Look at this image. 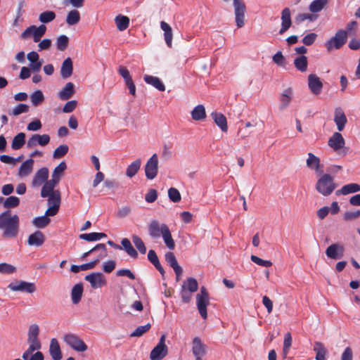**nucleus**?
Masks as SVG:
<instances>
[{
    "mask_svg": "<svg viewBox=\"0 0 360 360\" xmlns=\"http://www.w3.org/2000/svg\"><path fill=\"white\" fill-rule=\"evenodd\" d=\"M96 250L101 251V253L99 255L100 258H104V257H107V250H106L105 245L103 243H99V244H97L94 248H91L88 252H84L82 257V259L86 257L87 256L89 255V254H91V252L96 251Z\"/></svg>",
    "mask_w": 360,
    "mask_h": 360,
    "instance_id": "3c124183",
    "label": "nucleus"
},
{
    "mask_svg": "<svg viewBox=\"0 0 360 360\" xmlns=\"http://www.w3.org/2000/svg\"><path fill=\"white\" fill-rule=\"evenodd\" d=\"M292 345V336L291 334L288 332L284 335L283 347V357L286 358L290 351V348Z\"/></svg>",
    "mask_w": 360,
    "mask_h": 360,
    "instance_id": "864d4df0",
    "label": "nucleus"
},
{
    "mask_svg": "<svg viewBox=\"0 0 360 360\" xmlns=\"http://www.w3.org/2000/svg\"><path fill=\"white\" fill-rule=\"evenodd\" d=\"M168 348L165 345V335H162L158 344L152 349L150 354V360H161L167 356Z\"/></svg>",
    "mask_w": 360,
    "mask_h": 360,
    "instance_id": "9d476101",
    "label": "nucleus"
},
{
    "mask_svg": "<svg viewBox=\"0 0 360 360\" xmlns=\"http://www.w3.org/2000/svg\"><path fill=\"white\" fill-rule=\"evenodd\" d=\"M50 136L49 134H32L27 141V147L32 148L36 146H45L50 142Z\"/></svg>",
    "mask_w": 360,
    "mask_h": 360,
    "instance_id": "ddd939ff",
    "label": "nucleus"
},
{
    "mask_svg": "<svg viewBox=\"0 0 360 360\" xmlns=\"http://www.w3.org/2000/svg\"><path fill=\"white\" fill-rule=\"evenodd\" d=\"M181 288L189 292H195L198 289V283L195 278L189 277L183 282Z\"/></svg>",
    "mask_w": 360,
    "mask_h": 360,
    "instance_id": "4c0bfd02",
    "label": "nucleus"
},
{
    "mask_svg": "<svg viewBox=\"0 0 360 360\" xmlns=\"http://www.w3.org/2000/svg\"><path fill=\"white\" fill-rule=\"evenodd\" d=\"M197 309L203 319L207 317V307L210 304V295L207 289L202 286L200 292L196 295Z\"/></svg>",
    "mask_w": 360,
    "mask_h": 360,
    "instance_id": "39448f33",
    "label": "nucleus"
},
{
    "mask_svg": "<svg viewBox=\"0 0 360 360\" xmlns=\"http://www.w3.org/2000/svg\"><path fill=\"white\" fill-rule=\"evenodd\" d=\"M334 122L339 131H341L344 129L345 126L347 122V119L342 108H336L335 109Z\"/></svg>",
    "mask_w": 360,
    "mask_h": 360,
    "instance_id": "393cba45",
    "label": "nucleus"
},
{
    "mask_svg": "<svg viewBox=\"0 0 360 360\" xmlns=\"http://www.w3.org/2000/svg\"><path fill=\"white\" fill-rule=\"evenodd\" d=\"M206 345L202 342L201 339L195 337L192 342V352L195 357H202L206 354Z\"/></svg>",
    "mask_w": 360,
    "mask_h": 360,
    "instance_id": "5701e85b",
    "label": "nucleus"
},
{
    "mask_svg": "<svg viewBox=\"0 0 360 360\" xmlns=\"http://www.w3.org/2000/svg\"><path fill=\"white\" fill-rule=\"evenodd\" d=\"M67 165L65 162H61L57 167H55L52 173L51 179L59 183L63 173L66 169Z\"/></svg>",
    "mask_w": 360,
    "mask_h": 360,
    "instance_id": "a18cd8bd",
    "label": "nucleus"
},
{
    "mask_svg": "<svg viewBox=\"0 0 360 360\" xmlns=\"http://www.w3.org/2000/svg\"><path fill=\"white\" fill-rule=\"evenodd\" d=\"M49 174V169L46 167H41L38 169L35 172L32 181V187L37 188L43 185L48 181Z\"/></svg>",
    "mask_w": 360,
    "mask_h": 360,
    "instance_id": "f3484780",
    "label": "nucleus"
},
{
    "mask_svg": "<svg viewBox=\"0 0 360 360\" xmlns=\"http://www.w3.org/2000/svg\"><path fill=\"white\" fill-rule=\"evenodd\" d=\"M250 259L252 262L262 266L269 267L272 265L271 261L262 259L256 255H251Z\"/></svg>",
    "mask_w": 360,
    "mask_h": 360,
    "instance_id": "338daca9",
    "label": "nucleus"
},
{
    "mask_svg": "<svg viewBox=\"0 0 360 360\" xmlns=\"http://www.w3.org/2000/svg\"><path fill=\"white\" fill-rule=\"evenodd\" d=\"M44 234L40 231H36L30 234L27 238V244L30 246L40 247L45 242Z\"/></svg>",
    "mask_w": 360,
    "mask_h": 360,
    "instance_id": "b1692460",
    "label": "nucleus"
},
{
    "mask_svg": "<svg viewBox=\"0 0 360 360\" xmlns=\"http://www.w3.org/2000/svg\"><path fill=\"white\" fill-rule=\"evenodd\" d=\"M75 93V84L70 82L58 92V96L62 101H67L72 98Z\"/></svg>",
    "mask_w": 360,
    "mask_h": 360,
    "instance_id": "a878e982",
    "label": "nucleus"
},
{
    "mask_svg": "<svg viewBox=\"0 0 360 360\" xmlns=\"http://www.w3.org/2000/svg\"><path fill=\"white\" fill-rule=\"evenodd\" d=\"M25 143V134L23 132L18 133L13 139L11 148L13 150L20 149Z\"/></svg>",
    "mask_w": 360,
    "mask_h": 360,
    "instance_id": "79ce46f5",
    "label": "nucleus"
},
{
    "mask_svg": "<svg viewBox=\"0 0 360 360\" xmlns=\"http://www.w3.org/2000/svg\"><path fill=\"white\" fill-rule=\"evenodd\" d=\"M80 20V13L77 10H71L69 11L66 16V23L70 25H75Z\"/></svg>",
    "mask_w": 360,
    "mask_h": 360,
    "instance_id": "a19ab883",
    "label": "nucleus"
},
{
    "mask_svg": "<svg viewBox=\"0 0 360 360\" xmlns=\"http://www.w3.org/2000/svg\"><path fill=\"white\" fill-rule=\"evenodd\" d=\"M272 60L274 63L279 66L283 67L285 65V59L281 51H278L276 54H274Z\"/></svg>",
    "mask_w": 360,
    "mask_h": 360,
    "instance_id": "774afa93",
    "label": "nucleus"
},
{
    "mask_svg": "<svg viewBox=\"0 0 360 360\" xmlns=\"http://www.w3.org/2000/svg\"><path fill=\"white\" fill-rule=\"evenodd\" d=\"M316 184V190L321 195L328 196L336 188L337 185L334 182L333 177L328 174H320Z\"/></svg>",
    "mask_w": 360,
    "mask_h": 360,
    "instance_id": "7ed1b4c3",
    "label": "nucleus"
},
{
    "mask_svg": "<svg viewBox=\"0 0 360 360\" xmlns=\"http://www.w3.org/2000/svg\"><path fill=\"white\" fill-rule=\"evenodd\" d=\"M347 39V31L344 30H338L335 36L327 41L326 46L328 50L330 51L333 49H339L345 44Z\"/></svg>",
    "mask_w": 360,
    "mask_h": 360,
    "instance_id": "6e6552de",
    "label": "nucleus"
},
{
    "mask_svg": "<svg viewBox=\"0 0 360 360\" xmlns=\"http://www.w3.org/2000/svg\"><path fill=\"white\" fill-rule=\"evenodd\" d=\"M141 159H136L132 162L126 169V175L129 178L134 176L141 168Z\"/></svg>",
    "mask_w": 360,
    "mask_h": 360,
    "instance_id": "e433bc0d",
    "label": "nucleus"
},
{
    "mask_svg": "<svg viewBox=\"0 0 360 360\" xmlns=\"http://www.w3.org/2000/svg\"><path fill=\"white\" fill-rule=\"evenodd\" d=\"M117 28L120 31H124L129 25V18L127 16L118 15L115 18Z\"/></svg>",
    "mask_w": 360,
    "mask_h": 360,
    "instance_id": "ea45409f",
    "label": "nucleus"
},
{
    "mask_svg": "<svg viewBox=\"0 0 360 360\" xmlns=\"http://www.w3.org/2000/svg\"><path fill=\"white\" fill-rule=\"evenodd\" d=\"M151 326L150 323H147L144 326H139L136 328V330L132 332L130 335L131 337H141L145 333L149 330Z\"/></svg>",
    "mask_w": 360,
    "mask_h": 360,
    "instance_id": "e2e57ef3",
    "label": "nucleus"
},
{
    "mask_svg": "<svg viewBox=\"0 0 360 360\" xmlns=\"http://www.w3.org/2000/svg\"><path fill=\"white\" fill-rule=\"evenodd\" d=\"M281 26L279 30L280 34H283L291 26V13L288 8H285L281 12Z\"/></svg>",
    "mask_w": 360,
    "mask_h": 360,
    "instance_id": "4be33fe9",
    "label": "nucleus"
},
{
    "mask_svg": "<svg viewBox=\"0 0 360 360\" xmlns=\"http://www.w3.org/2000/svg\"><path fill=\"white\" fill-rule=\"evenodd\" d=\"M46 31V27L44 25H41L39 27L31 25L21 33L20 37L22 39H27L32 36L34 41L39 42Z\"/></svg>",
    "mask_w": 360,
    "mask_h": 360,
    "instance_id": "0eeeda50",
    "label": "nucleus"
},
{
    "mask_svg": "<svg viewBox=\"0 0 360 360\" xmlns=\"http://www.w3.org/2000/svg\"><path fill=\"white\" fill-rule=\"evenodd\" d=\"M68 44L69 38L65 34L59 36L56 39L57 49L60 51H65L67 49Z\"/></svg>",
    "mask_w": 360,
    "mask_h": 360,
    "instance_id": "6e6d98bb",
    "label": "nucleus"
},
{
    "mask_svg": "<svg viewBox=\"0 0 360 360\" xmlns=\"http://www.w3.org/2000/svg\"><path fill=\"white\" fill-rule=\"evenodd\" d=\"M308 87L312 94L319 95L322 91L323 83L317 75L310 74L308 76Z\"/></svg>",
    "mask_w": 360,
    "mask_h": 360,
    "instance_id": "a211bd4d",
    "label": "nucleus"
},
{
    "mask_svg": "<svg viewBox=\"0 0 360 360\" xmlns=\"http://www.w3.org/2000/svg\"><path fill=\"white\" fill-rule=\"evenodd\" d=\"M65 342L74 350L77 352H84L87 349V346L84 342L78 336L74 334H67L64 336Z\"/></svg>",
    "mask_w": 360,
    "mask_h": 360,
    "instance_id": "9b49d317",
    "label": "nucleus"
},
{
    "mask_svg": "<svg viewBox=\"0 0 360 360\" xmlns=\"http://www.w3.org/2000/svg\"><path fill=\"white\" fill-rule=\"evenodd\" d=\"M160 27L164 32V39L169 48L172 46L173 33L171 26L165 21L160 22Z\"/></svg>",
    "mask_w": 360,
    "mask_h": 360,
    "instance_id": "c85d7f7f",
    "label": "nucleus"
},
{
    "mask_svg": "<svg viewBox=\"0 0 360 360\" xmlns=\"http://www.w3.org/2000/svg\"><path fill=\"white\" fill-rule=\"evenodd\" d=\"M28 110L29 105L24 103H20L13 108V110L9 112V114L14 116H18L22 113L27 112Z\"/></svg>",
    "mask_w": 360,
    "mask_h": 360,
    "instance_id": "bf43d9fd",
    "label": "nucleus"
},
{
    "mask_svg": "<svg viewBox=\"0 0 360 360\" xmlns=\"http://www.w3.org/2000/svg\"><path fill=\"white\" fill-rule=\"evenodd\" d=\"M56 18V13L51 11H46L39 14V20L42 23H49Z\"/></svg>",
    "mask_w": 360,
    "mask_h": 360,
    "instance_id": "5fc2aeb1",
    "label": "nucleus"
},
{
    "mask_svg": "<svg viewBox=\"0 0 360 360\" xmlns=\"http://www.w3.org/2000/svg\"><path fill=\"white\" fill-rule=\"evenodd\" d=\"M8 288L12 291H21L27 293H33L36 291V286L33 283L24 281L11 283Z\"/></svg>",
    "mask_w": 360,
    "mask_h": 360,
    "instance_id": "f8f14e48",
    "label": "nucleus"
},
{
    "mask_svg": "<svg viewBox=\"0 0 360 360\" xmlns=\"http://www.w3.org/2000/svg\"><path fill=\"white\" fill-rule=\"evenodd\" d=\"M294 96L293 89L292 87H288L283 91L280 96L279 108L283 110L289 107Z\"/></svg>",
    "mask_w": 360,
    "mask_h": 360,
    "instance_id": "412c9836",
    "label": "nucleus"
},
{
    "mask_svg": "<svg viewBox=\"0 0 360 360\" xmlns=\"http://www.w3.org/2000/svg\"><path fill=\"white\" fill-rule=\"evenodd\" d=\"M313 349L316 353V360H326L327 349L322 342H315Z\"/></svg>",
    "mask_w": 360,
    "mask_h": 360,
    "instance_id": "f704fd0d",
    "label": "nucleus"
},
{
    "mask_svg": "<svg viewBox=\"0 0 360 360\" xmlns=\"http://www.w3.org/2000/svg\"><path fill=\"white\" fill-rule=\"evenodd\" d=\"M360 191V185L355 183H352L343 186L340 190L336 191V195H348Z\"/></svg>",
    "mask_w": 360,
    "mask_h": 360,
    "instance_id": "72a5a7b5",
    "label": "nucleus"
},
{
    "mask_svg": "<svg viewBox=\"0 0 360 360\" xmlns=\"http://www.w3.org/2000/svg\"><path fill=\"white\" fill-rule=\"evenodd\" d=\"M191 117L195 121H201L206 118L205 108L203 105H196L191 112Z\"/></svg>",
    "mask_w": 360,
    "mask_h": 360,
    "instance_id": "473e14b6",
    "label": "nucleus"
},
{
    "mask_svg": "<svg viewBox=\"0 0 360 360\" xmlns=\"http://www.w3.org/2000/svg\"><path fill=\"white\" fill-rule=\"evenodd\" d=\"M328 4V0H314L309 6L311 13L320 12Z\"/></svg>",
    "mask_w": 360,
    "mask_h": 360,
    "instance_id": "8fccbe9b",
    "label": "nucleus"
},
{
    "mask_svg": "<svg viewBox=\"0 0 360 360\" xmlns=\"http://www.w3.org/2000/svg\"><path fill=\"white\" fill-rule=\"evenodd\" d=\"M69 148L67 145H60L55 149L53 153L54 159H60L67 154Z\"/></svg>",
    "mask_w": 360,
    "mask_h": 360,
    "instance_id": "052dcab7",
    "label": "nucleus"
},
{
    "mask_svg": "<svg viewBox=\"0 0 360 360\" xmlns=\"http://www.w3.org/2000/svg\"><path fill=\"white\" fill-rule=\"evenodd\" d=\"M30 100L34 106H37L44 101V96L41 90H37L30 95Z\"/></svg>",
    "mask_w": 360,
    "mask_h": 360,
    "instance_id": "603ef678",
    "label": "nucleus"
},
{
    "mask_svg": "<svg viewBox=\"0 0 360 360\" xmlns=\"http://www.w3.org/2000/svg\"><path fill=\"white\" fill-rule=\"evenodd\" d=\"M158 157L156 153H154L146 162L145 165V174L146 177L152 180L154 179L158 172Z\"/></svg>",
    "mask_w": 360,
    "mask_h": 360,
    "instance_id": "1a4fd4ad",
    "label": "nucleus"
},
{
    "mask_svg": "<svg viewBox=\"0 0 360 360\" xmlns=\"http://www.w3.org/2000/svg\"><path fill=\"white\" fill-rule=\"evenodd\" d=\"M20 203V200L16 196H10L4 201V206L6 208L17 207Z\"/></svg>",
    "mask_w": 360,
    "mask_h": 360,
    "instance_id": "0e129e2a",
    "label": "nucleus"
},
{
    "mask_svg": "<svg viewBox=\"0 0 360 360\" xmlns=\"http://www.w3.org/2000/svg\"><path fill=\"white\" fill-rule=\"evenodd\" d=\"M306 165L309 169L314 170L317 174H322L323 173V166L321 163L320 158L312 153H309L307 154Z\"/></svg>",
    "mask_w": 360,
    "mask_h": 360,
    "instance_id": "dca6fc26",
    "label": "nucleus"
},
{
    "mask_svg": "<svg viewBox=\"0 0 360 360\" xmlns=\"http://www.w3.org/2000/svg\"><path fill=\"white\" fill-rule=\"evenodd\" d=\"M34 162V161L32 158H29L22 162L18 169V176L25 177L30 175L32 172Z\"/></svg>",
    "mask_w": 360,
    "mask_h": 360,
    "instance_id": "bb28decb",
    "label": "nucleus"
},
{
    "mask_svg": "<svg viewBox=\"0 0 360 360\" xmlns=\"http://www.w3.org/2000/svg\"><path fill=\"white\" fill-rule=\"evenodd\" d=\"M211 117L214 120L215 124L221 129L222 131H227V120L226 117L222 113L214 112H212Z\"/></svg>",
    "mask_w": 360,
    "mask_h": 360,
    "instance_id": "c756f323",
    "label": "nucleus"
},
{
    "mask_svg": "<svg viewBox=\"0 0 360 360\" xmlns=\"http://www.w3.org/2000/svg\"><path fill=\"white\" fill-rule=\"evenodd\" d=\"M121 244L123 246L124 250L129 256H131L133 258H137V251L134 248L129 239L123 238L121 240Z\"/></svg>",
    "mask_w": 360,
    "mask_h": 360,
    "instance_id": "c03bdc74",
    "label": "nucleus"
},
{
    "mask_svg": "<svg viewBox=\"0 0 360 360\" xmlns=\"http://www.w3.org/2000/svg\"><path fill=\"white\" fill-rule=\"evenodd\" d=\"M328 144L339 155L345 156L348 153V148L345 147V139L339 132H335L329 138Z\"/></svg>",
    "mask_w": 360,
    "mask_h": 360,
    "instance_id": "20e7f679",
    "label": "nucleus"
},
{
    "mask_svg": "<svg viewBox=\"0 0 360 360\" xmlns=\"http://www.w3.org/2000/svg\"><path fill=\"white\" fill-rule=\"evenodd\" d=\"M60 194L56 192L51 198L48 199L49 207L45 212V215L49 217L55 216L59 210L60 205Z\"/></svg>",
    "mask_w": 360,
    "mask_h": 360,
    "instance_id": "4468645a",
    "label": "nucleus"
},
{
    "mask_svg": "<svg viewBox=\"0 0 360 360\" xmlns=\"http://www.w3.org/2000/svg\"><path fill=\"white\" fill-rule=\"evenodd\" d=\"M294 65L297 70L304 72L307 70V58L305 56H301L294 60Z\"/></svg>",
    "mask_w": 360,
    "mask_h": 360,
    "instance_id": "de8ad7c7",
    "label": "nucleus"
},
{
    "mask_svg": "<svg viewBox=\"0 0 360 360\" xmlns=\"http://www.w3.org/2000/svg\"><path fill=\"white\" fill-rule=\"evenodd\" d=\"M0 230L5 239L17 237L19 232V217L17 214L11 215L10 211L0 214Z\"/></svg>",
    "mask_w": 360,
    "mask_h": 360,
    "instance_id": "f03ea898",
    "label": "nucleus"
},
{
    "mask_svg": "<svg viewBox=\"0 0 360 360\" xmlns=\"http://www.w3.org/2000/svg\"><path fill=\"white\" fill-rule=\"evenodd\" d=\"M224 2L228 3L231 0H222ZM234 8V15L236 26L238 28L243 27L245 25V17L246 12V6L243 0H232Z\"/></svg>",
    "mask_w": 360,
    "mask_h": 360,
    "instance_id": "423d86ee",
    "label": "nucleus"
},
{
    "mask_svg": "<svg viewBox=\"0 0 360 360\" xmlns=\"http://www.w3.org/2000/svg\"><path fill=\"white\" fill-rule=\"evenodd\" d=\"M165 261L174 269V271H180V266L172 252H167L165 255Z\"/></svg>",
    "mask_w": 360,
    "mask_h": 360,
    "instance_id": "37998d69",
    "label": "nucleus"
},
{
    "mask_svg": "<svg viewBox=\"0 0 360 360\" xmlns=\"http://www.w3.org/2000/svg\"><path fill=\"white\" fill-rule=\"evenodd\" d=\"M58 184V182L53 179L48 180L43 184V186L41 190V196L42 198L48 197V199H50L56 192L60 194L59 190H54L55 187Z\"/></svg>",
    "mask_w": 360,
    "mask_h": 360,
    "instance_id": "6ab92c4d",
    "label": "nucleus"
},
{
    "mask_svg": "<svg viewBox=\"0 0 360 360\" xmlns=\"http://www.w3.org/2000/svg\"><path fill=\"white\" fill-rule=\"evenodd\" d=\"M73 65L70 58H67L62 63L60 68V76L67 79L72 75Z\"/></svg>",
    "mask_w": 360,
    "mask_h": 360,
    "instance_id": "7c9ffc66",
    "label": "nucleus"
},
{
    "mask_svg": "<svg viewBox=\"0 0 360 360\" xmlns=\"http://www.w3.org/2000/svg\"><path fill=\"white\" fill-rule=\"evenodd\" d=\"M131 238L132 242L134 243L137 250L140 252V253L143 255L146 254V248L142 239L136 235H133Z\"/></svg>",
    "mask_w": 360,
    "mask_h": 360,
    "instance_id": "4d7b16f0",
    "label": "nucleus"
},
{
    "mask_svg": "<svg viewBox=\"0 0 360 360\" xmlns=\"http://www.w3.org/2000/svg\"><path fill=\"white\" fill-rule=\"evenodd\" d=\"M148 260L155 266L158 271L163 276L165 274L164 269L161 266L156 252L153 250H150L148 253Z\"/></svg>",
    "mask_w": 360,
    "mask_h": 360,
    "instance_id": "58836bf2",
    "label": "nucleus"
},
{
    "mask_svg": "<svg viewBox=\"0 0 360 360\" xmlns=\"http://www.w3.org/2000/svg\"><path fill=\"white\" fill-rule=\"evenodd\" d=\"M318 18L317 15L311 14V13H300L298 14L295 18V22L297 24H300L306 20H309L310 21H314Z\"/></svg>",
    "mask_w": 360,
    "mask_h": 360,
    "instance_id": "13d9d810",
    "label": "nucleus"
},
{
    "mask_svg": "<svg viewBox=\"0 0 360 360\" xmlns=\"http://www.w3.org/2000/svg\"><path fill=\"white\" fill-rule=\"evenodd\" d=\"M345 249L338 243L329 245L326 250V256L333 259H338L343 257Z\"/></svg>",
    "mask_w": 360,
    "mask_h": 360,
    "instance_id": "aec40b11",
    "label": "nucleus"
},
{
    "mask_svg": "<svg viewBox=\"0 0 360 360\" xmlns=\"http://www.w3.org/2000/svg\"><path fill=\"white\" fill-rule=\"evenodd\" d=\"M148 233L153 239L162 236L165 244L170 250L175 248V242L167 224L160 223L158 220H152L148 224Z\"/></svg>",
    "mask_w": 360,
    "mask_h": 360,
    "instance_id": "f257e3e1",
    "label": "nucleus"
},
{
    "mask_svg": "<svg viewBox=\"0 0 360 360\" xmlns=\"http://www.w3.org/2000/svg\"><path fill=\"white\" fill-rule=\"evenodd\" d=\"M51 222V219L46 216L37 217L33 219L32 224L33 225L38 229H44Z\"/></svg>",
    "mask_w": 360,
    "mask_h": 360,
    "instance_id": "49530a36",
    "label": "nucleus"
},
{
    "mask_svg": "<svg viewBox=\"0 0 360 360\" xmlns=\"http://www.w3.org/2000/svg\"><path fill=\"white\" fill-rule=\"evenodd\" d=\"M85 280L91 284L94 289L101 288L106 284L105 276L101 272L89 274L85 276Z\"/></svg>",
    "mask_w": 360,
    "mask_h": 360,
    "instance_id": "2eb2a0df",
    "label": "nucleus"
},
{
    "mask_svg": "<svg viewBox=\"0 0 360 360\" xmlns=\"http://www.w3.org/2000/svg\"><path fill=\"white\" fill-rule=\"evenodd\" d=\"M105 237H107V235L105 233L96 232L90 233H83L79 236V238L81 239L85 240L86 241H96Z\"/></svg>",
    "mask_w": 360,
    "mask_h": 360,
    "instance_id": "09e8293b",
    "label": "nucleus"
},
{
    "mask_svg": "<svg viewBox=\"0 0 360 360\" xmlns=\"http://www.w3.org/2000/svg\"><path fill=\"white\" fill-rule=\"evenodd\" d=\"M49 353L53 360H60L62 359L60 347L56 338H52L51 340Z\"/></svg>",
    "mask_w": 360,
    "mask_h": 360,
    "instance_id": "cd10ccee",
    "label": "nucleus"
},
{
    "mask_svg": "<svg viewBox=\"0 0 360 360\" xmlns=\"http://www.w3.org/2000/svg\"><path fill=\"white\" fill-rule=\"evenodd\" d=\"M83 286L82 284L78 283L73 286L71 290V299L73 304H78L82 297Z\"/></svg>",
    "mask_w": 360,
    "mask_h": 360,
    "instance_id": "c9c22d12",
    "label": "nucleus"
},
{
    "mask_svg": "<svg viewBox=\"0 0 360 360\" xmlns=\"http://www.w3.org/2000/svg\"><path fill=\"white\" fill-rule=\"evenodd\" d=\"M168 197L173 202H179L181 200L180 192L176 188H170L168 190Z\"/></svg>",
    "mask_w": 360,
    "mask_h": 360,
    "instance_id": "680f3d73",
    "label": "nucleus"
},
{
    "mask_svg": "<svg viewBox=\"0 0 360 360\" xmlns=\"http://www.w3.org/2000/svg\"><path fill=\"white\" fill-rule=\"evenodd\" d=\"M360 217V210L347 211L344 213L343 219L346 221H350Z\"/></svg>",
    "mask_w": 360,
    "mask_h": 360,
    "instance_id": "69168bd1",
    "label": "nucleus"
},
{
    "mask_svg": "<svg viewBox=\"0 0 360 360\" xmlns=\"http://www.w3.org/2000/svg\"><path fill=\"white\" fill-rule=\"evenodd\" d=\"M143 79L148 84L153 86L160 91H164L165 90V86L157 77L145 75Z\"/></svg>",
    "mask_w": 360,
    "mask_h": 360,
    "instance_id": "2f4dec72",
    "label": "nucleus"
}]
</instances>
